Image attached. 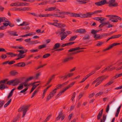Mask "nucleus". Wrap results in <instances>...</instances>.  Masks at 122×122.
Segmentation results:
<instances>
[{
	"label": "nucleus",
	"instance_id": "obj_1",
	"mask_svg": "<svg viewBox=\"0 0 122 122\" xmlns=\"http://www.w3.org/2000/svg\"><path fill=\"white\" fill-rule=\"evenodd\" d=\"M116 0H110L107 2L106 0H102L100 2H96L95 5L98 6H101L105 4H108V6L110 8L116 7L118 6L117 2H115Z\"/></svg>",
	"mask_w": 122,
	"mask_h": 122
},
{
	"label": "nucleus",
	"instance_id": "obj_2",
	"mask_svg": "<svg viewBox=\"0 0 122 122\" xmlns=\"http://www.w3.org/2000/svg\"><path fill=\"white\" fill-rule=\"evenodd\" d=\"M8 79L6 78L4 80H1L0 81V84L1 83L5 84V82H7V85L9 86L12 85L15 86H17L19 83L22 81V80L20 79L13 80L9 81H8Z\"/></svg>",
	"mask_w": 122,
	"mask_h": 122
},
{
	"label": "nucleus",
	"instance_id": "obj_3",
	"mask_svg": "<svg viewBox=\"0 0 122 122\" xmlns=\"http://www.w3.org/2000/svg\"><path fill=\"white\" fill-rule=\"evenodd\" d=\"M29 106V105L23 106L22 107H20L18 109L19 112H21L22 111L23 112L22 117H25Z\"/></svg>",
	"mask_w": 122,
	"mask_h": 122
},
{
	"label": "nucleus",
	"instance_id": "obj_4",
	"mask_svg": "<svg viewBox=\"0 0 122 122\" xmlns=\"http://www.w3.org/2000/svg\"><path fill=\"white\" fill-rule=\"evenodd\" d=\"M25 63L24 62H19L17 64H14L12 66L13 67H23L25 66Z\"/></svg>",
	"mask_w": 122,
	"mask_h": 122
},
{
	"label": "nucleus",
	"instance_id": "obj_5",
	"mask_svg": "<svg viewBox=\"0 0 122 122\" xmlns=\"http://www.w3.org/2000/svg\"><path fill=\"white\" fill-rule=\"evenodd\" d=\"M120 45V43H114L112 44L111 45L107 48L105 49L104 50V51H106L107 50H108L112 48L113 46Z\"/></svg>",
	"mask_w": 122,
	"mask_h": 122
},
{
	"label": "nucleus",
	"instance_id": "obj_6",
	"mask_svg": "<svg viewBox=\"0 0 122 122\" xmlns=\"http://www.w3.org/2000/svg\"><path fill=\"white\" fill-rule=\"evenodd\" d=\"M89 0H76V4H86L87 2L86 1Z\"/></svg>",
	"mask_w": 122,
	"mask_h": 122
},
{
	"label": "nucleus",
	"instance_id": "obj_7",
	"mask_svg": "<svg viewBox=\"0 0 122 122\" xmlns=\"http://www.w3.org/2000/svg\"><path fill=\"white\" fill-rule=\"evenodd\" d=\"M8 33L11 36H18V35L17 34V32L16 31H13L9 30L7 31Z\"/></svg>",
	"mask_w": 122,
	"mask_h": 122
},
{
	"label": "nucleus",
	"instance_id": "obj_8",
	"mask_svg": "<svg viewBox=\"0 0 122 122\" xmlns=\"http://www.w3.org/2000/svg\"><path fill=\"white\" fill-rule=\"evenodd\" d=\"M7 82H6L5 84H1L0 85V89L1 90H3L5 88L7 89L8 88L7 86L5 85V84H6Z\"/></svg>",
	"mask_w": 122,
	"mask_h": 122
},
{
	"label": "nucleus",
	"instance_id": "obj_9",
	"mask_svg": "<svg viewBox=\"0 0 122 122\" xmlns=\"http://www.w3.org/2000/svg\"><path fill=\"white\" fill-rule=\"evenodd\" d=\"M76 32L77 33H78L80 34H83L86 32V31L84 29H81L76 30Z\"/></svg>",
	"mask_w": 122,
	"mask_h": 122
},
{
	"label": "nucleus",
	"instance_id": "obj_10",
	"mask_svg": "<svg viewBox=\"0 0 122 122\" xmlns=\"http://www.w3.org/2000/svg\"><path fill=\"white\" fill-rule=\"evenodd\" d=\"M73 58V57H71L65 58L63 60L62 62L63 63H65L70 61V60L72 59Z\"/></svg>",
	"mask_w": 122,
	"mask_h": 122
},
{
	"label": "nucleus",
	"instance_id": "obj_11",
	"mask_svg": "<svg viewBox=\"0 0 122 122\" xmlns=\"http://www.w3.org/2000/svg\"><path fill=\"white\" fill-rule=\"evenodd\" d=\"M56 27L59 28L64 27L66 26V25L64 24L61 23H56Z\"/></svg>",
	"mask_w": 122,
	"mask_h": 122
},
{
	"label": "nucleus",
	"instance_id": "obj_12",
	"mask_svg": "<svg viewBox=\"0 0 122 122\" xmlns=\"http://www.w3.org/2000/svg\"><path fill=\"white\" fill-rule=\"evenodd\" d=\"M103 109H102L99 112V113L97 116V120H99L101 118L103 114Z\"/></svg>",
	"mask_w": 122,
	"mask_h": 122
},
{
	"label": "nucleus",
	"instance_id": "obj_13",
	"mask_svg": "<svg viewBox=\"0 0 122 122\" xmlns=\"http://www.w3.org/2000/svg\"><path fill=\"white\" fill-rule=\"evenodd\" d=\"M15 89V88H14L11 90L8 96L7 97L8 99H9L13 95V91H14Z\"/></svg>",
	"mask_w": 122,
	"mask_h": 122
},
{
	"label": "nucleus",
	"instance_id": "obj_14",
	"mask_svg": "<svg viewBox=\"0 0 122 122\" xmlns=\"http://www.w3.org/2000/svg\"><path fill=\"white\" fill-rule=\"evenodd\" d=\"M73 74H74L73 73H70L67 75H65L64 78V79H66V80L68 78L72 76L73 75Z\"/></svg>",
	"mask_w": 122,
	"mask_h": 122
},
{
	"label": "nucleus",
	"instance_id": "obj_15",
	"mask_svg": "<svg viewBox=\"0 0 122 122\" xmlns=\"http://www.w3.org/2000/svg\"><path fill=\"white\" fill-rule=\"evenodd\" d=\"M62 112L63 111H61L59 113L58 116L56 118V120H57L60 119L61 117V116L63 115H62L63 113H62Z\"/></svg>",
	"mask_w": 122,
	"mask_h": 122
},
{
	"label": "nucleus",
	"instance_id": "obj_16",
	"mask_svg": "<svg viewBox=\"0 0 122 122\" xmlns=\"http://www.w3.org/2000/svg\"><path fill=\"white\" fill-rule=\"evenodd\" d=\"M71 16L75 17H80V15L76 13H72L71 14Z\"/></svg>",
	"mask_w": 122,
	"mask_h": 122
},
{
	"label": "nucleus",
	"instance_id": "obj_17",
	"mask_svg": "<svg viewBox=\"0 0 122 122\" xmlns=\"http://www.w3.org/2000/svg\"><path fill=\"white\" fill-rule=\"evenodd\" d=\"M56 9V7H51L50 8L46 9H45V11H53L55 10Z\"/></svg>",
	"mask_w": 122,
	"mask_h": 122
},
{
	"label": "nucleus",
	"instance_id": "obj_18",
	"mask_svg": "<svg viewBox=\"0 0 122 122\" xmlns=\"http://www.w3.org/2000/svg\"><path fill=\"white\" fill-rule=\"evenodd\" d=\"M79 49V48L77 47L74 48H71L68 51V52H72L78 50Z\"/></svg>",
	"mask_w": 122,
	"mask_h": 122
},
{
	"label": "nucleus",
	"instance_id": "obj_19",
	"mask_svg": "<svg viewBox=\"0 0 122 122\" xmlns=\"http://www.w3.org/2000/svg\"><path fill=\"white\" fill-rule=\"evenodd\" d=\"M61 44L59 43H57L55 44L53 47V49H57L60 46Z\"/></svg>",
	"mask_w": 122,
	"mask_h": 122
},
{
	"label": "nucleus",
	"instance_id": "obj_20",
	"mask_svg": "<svg viewBox=\"0 0 122 122\" xmlns=\"http://www.w3.org/2000/svg\"><path fill=\"white\" fill-rule=\"evenodd\" d=\"M105 24V25H108V26H106V27L107 28H110V27H112L113 26V25L110 24V23L108 21L107 22H105L104 23Z\"/></svg>",
	"mask_w": 122,
	"mask_h": 122
},
{
	"label": "nucleus",
	"instance_id": "obj_21",
	"mask_svg": "<svg viewBox=\"0 0 122 122\" xmlns=\"http://www.w3.org/2000/svg\"><path fill=\"white\" fill-rule=\"evenodd\" d=\"M106 78L104 77V76H100L98 77L95 80V82H97L98 81H99L100 80H101V79L102 78Z\"/></svg>",
	"mask_w": 122,
	"mask_h": 122
},
{
	"label": "nucleus",
	"instance_id": "obj_22",
	"mask_svg": "<svg viewBox=\"0 0 122 122\" xmlns=\"http://www.w3.org/2000/svg\"><path fill=\"white\" fill-rule=\"evenodd\" d=\"M29 25V23L26 21H24L23 22L22 24L20 25H18V26H22L23 25L26 26Z\"/></svg>",
	"mask_w": 122,
	"mask_h": 122
},
{
	"label": "nucleus",
	"instance_id": "obj_23",
	"mask_svg": "<svg viewBox=\"0 0 122 122\" xmlns=\"http://www.w3.org/2000/svg\"><path fill=\"white\" fill-rule=\"evenodd\" d=\"M121 105H120L118 107V108H117L116 112V113L115 116L116 117H118V114L119 113V112L120 111V109L121 108Z\"/></svg>",
	"mask_w": 122,
	"mask_h": 122
},
{
	"label": "nucleus",
	"instance_id": "obj_24",
	"mask_svg": "<svg viewBox=\"0 0 122 122\" xmlns=\"http://www.w3.org/2000/svg\"><path fill=\"white\" fill-rule=\"evenodd\" d=\"M122 63L121 62V63H120L118 64H117L118 66H116L115 67H113L112 68H110V71H112V70H114L115 68H117L118 67H119L122 64Z\"/></svg>",
	"mask_w": 122,
	"mask_h": 122
},
{
	"label": "nucleus",
	"instance_id": "obj_25",
	"mask_svg": "<svg viewBox=\"0 0 122 122\" xmlns=\"http://www.w3.org/2000/svg\"><path fill=\"white\" fill-rule=\"evenodd\" d=\"M77 36L76 35L72 36H71L69 39V41H74L75 39L77 37Z\"/></svg>",
	"mask_w": 122,
	"mask_h": 122
},
{
	"label": "nucleus",
	"instance_id": "obj_26",
	"mask_svg": "<svg viewBox=\"0 0 122 122\" xmlns=\"http://www.w3.org/2000/svg\"><path fill=\"white\" fill-rule=\"evenodd\" d=\"M11 6H19V2H16L14 3H12L10 5Z\"/></svg>",
	"mask_w": 122,
	"mask_h": 122
},
{
	"label": "nucleus",
	"instance_id": "obj_27",
	"mask_svg": "<svg viewBox=\"0 0 122 122\" xmlns=\"http://www.w3.org/2000/svg\"><path fill=\"white\" fill-rule=\"evenodd\" d=\"M17 51L19 52V53L18 54L17 57L19 56L20 55H23L24 53V51L23 50H18Z\"/></svg>",
	"mask_w": 122,
	"mask_h": 122
},
{
	"label": "nucleus",
	"instance_id": "obj_28",
	"mask_svg": "<svg viewBox=\"0 0 122 122\" xmlns=\"http://www.w3.org/2000/svg\"><path fill=\"white\" fill-rule=\"evenodd\" d=\"M23 85L24 84L22 83H21L20 85L18 87L17 89L19 90L22 89L23 87Z\"/></svg>",
	"mask_w": 122,
	"mask_h": 122
},
{
	"label": "nucleus",
	"instance_id": "obj_29",
	"mask_svg": "<svg viewBox=\"0 0 122 122\" xmlns=\"http://www.w3.org/2000/svg\"><path fill=\"white\" fill-rule=\"evenodd\" d=\"M106 79V78H102L101 79V80H100V81H98L97 82L95 86V87H97V86L98 85H99L100 83H101L103 81Z\"/></svg>",
	"mask_w": 122,
	"mask_h": 122
},
{
	"label": "nucleus",
	"instance_id": "obj_30",
	"mask_svg": "<svg viewBox=\"0 0 122 122\" xmlns=\"http://www.w3.org/2000/svg\"><path fill=\"white\" fill-rule=\"evenodd\" d=\"M75 82H73L71 83L68 86L65 88L66 90L68 89L70 87H71L75 83Z\"/></svg>",
	"mask_w": 122,
	"mask_h": 122
},
{
	"label": "nucleus",
	"instance_id": "obj_31",
	"mask_svg": "<svg viewBox=\"0 0 122 122\" xmlns=\"http://www.w3.org/2000/svg\"><path fill=\"white\" fill-rule=\"evenodd\" d=\"M12 100V99H10V100L8 101L7 103L5 104L4 106V107H7L8 105L10 103Z\"/></svg>",
	"mask_w": 122,
	"mask_h": 122
},
{
	"label": "nucleus",
	"instance_id": "obj_32",
	"mask_svg": "<svg viewBox=\"0 0 122 122\" xmlns=\"http://www.w3.org/2000/svg\"><path fill=\"white\" fill-rule=\"evenodd\" d=\"M86 13L87 14V17H92V15L93 14V12H87Z\"/></svg>",
	"mask_w": 122,
	"mask_h": 122
},
{
	"label": "nucleus",
	"instance_id": "obj_33",
	"mask_svg": "<svg viewBox=\"0 0 122 122\" xmlns=\"http://www.w3.org/2000/svg\"><path fill=\"white\" fill-rule=\"evenodd\" d=\"M38 90L37 89H36L33 93L32 96H31V98H32L35 96L36 93H38Z\"/></svg>",
	"mask_w": 122,
	"mask_h": 122
},
{
	"label": "nucleus",
	"instance_id": "obj_34",
	"mask_svg": "<svg viewBox=\"0 0 122 122\" xmlns=\"http://www.w3.org/2000/svg\"><path fill=\"white\" fill-rule=\"evenodd\" d=\"M5 103V102L4 100H1L0 101V108L3 106Z\"/></svg>",
	"mask_w": 122,
	"mask_h": 122
},
{
	"label": "nucleus",
	"instance_id": "obj_35",
	"mask_svg": "<svg viewBox=\"0 0 122 122\" xmlns=\"http://www.w3.org/2000/svg\"><path fill=\"white\" fill-rule=\"evenodd\" d=\"M80 17L81 18H88L87 17V16L86 13V14H80Z\"/></svg>",
	"mask_w": 122,
	"mask_h": 122
},
{
	"label": "nucleus",
	"instance_id": "obj_36",
	"mask_svg": "<svg viewBox=\"0 0 122 122\" xmlns=\"http://www.w3.org/2000/svg\"><path fill=\"white\" fill-rule=\"evenodd\" d=\"M28 4L27 3L19 2V6L27 5Z\"/></svg>",
	"mask_w": 122,
	"mask_h": 122
},
{
	"label": "nucleus",
	"instance_id": "obj_37",
	"mask_svg": "<svg viewBox=\"0 0 122 122\" xmlns=\"http://www.w3.org/2000/svg\"><path fill=\"white\" fill-rule=\"evenodd\" d=\"M51 55L50 53L46 54L43 56V58H46L49 57Z\"/></svg>",
	"mask_w": 122,
	"mask_h": 122
},
{
	"label": "nucleus",
	"instance_id": "obj_38",
	"mask_svg": "<svg viewBox=\"0 0 122 122\" xmlns=\"http://www.w3.org/2000/svg\"><path fill=\"white\" fill-rule=\"evenodd\" d=\"M28 87H26L25 88V89L23 90H22L20 92L21 93H24V94H25V92L28 89Z\"/></svg>",
	"mask_w": 122,
	"mask_h": 122
},
{
	"label": "nucleus",
	"instance_id": "obj_39",
	"mask_svg": "<svg viewBox=\"0 0 122 122\" xmlns=\"http://www.w3.org/2000/svg\"><path fill=\"white\" fill-rule=\"evenodd\" d=\"M46 47V45H43L39 46H38V48L40 49H42L44 48H45Z\"/></svg>",
	"mask_w": 122,
	"mask_h": 122
},
{
	"label": "nucleus",
	"instance_id": "obj_40",
	"mask_svg": "<svg viewBox=\"0 0 122 122\" xmlns=\"http://www.w3.org/2000/svg\"><path fill=\"white\" fill-rule=\"evenodd\" d=\"M90 36L89 35H87L86 36H85L83 38V39L84 40H87L90 39Z\"/></svg>",
	"mask_w": 122,
	"mask_h": 122
},
{
	"label": "nucleus",
	"instance_id": "obj_41",
	"mask_svg": "<svg viewBox=\"0 0 122 122\" xmlns=\"http://www.w3.org/2000/svg\"><path fill=\"white\" fill-rule=\"evenodd\" d=\"M102 11L101 10H97L96 11H94L93 12V14H97L100 13H102Z\"/></svg>",
	"mask_w": 122,
	"mask_h": 122
},
{
	"label": "nucleus",
	"instance_id": "obj_42",
	"mask_svg": "<svg viewBox=\"0 0 122 122\" xmlns=\"http://www.w3.org/2000/svg\"><path fill=\"white\" fill-rule=\"evenodd\" d=\"M100 37L99 36V34H95L94 35V38H95L97 39H99Z\"/></svg>",
	"mask_w": 122,
	"mask_h": 122
},
{
	"label": "nucleus",
	"instance_id": "obj_43",
	"mask_svg": "<svg viewBox=\"0 0 122 122\" xmlns=\"http://www.w3.org/2000/svg\"><path fill=\"white\" fill-rule=\"evenodd\" d=\"M110 20H111V21L113 22H117L118 21V20L115 18H112L111 19H110Z\"/></svg>",
	"mask_w": 122,
	"mask_h": 122
},
{
	"label": "nucleus",
	"instance_id": "obj_44",
	"mask_svg": "<svg viewBox=\"0 0 122 122\" xmlns=\"http://www.w3.org/2000/svg\"><path fill=\"white\" fill-rule=\"evenodd\" d=\"M8 64L10 65H12L15 62V61H8Z\"/></svg>",
	"mask_w": 122,
	"mask_h": 122
},
{
	"label": "nucleus",
	"instance_id": "obj_45",
	"mask_svg": "<svg viewBox=\"0 0 122 122\" xmlns=\"http://www.w3.org/2000/svg\"><path fill=\"white\" fill-rule=\"evenodd\" d=\"M1 19H2V22H4L5 21V22H10V21H6V20L7 19L5 17H1Z\"/></svg>",
	"mask_w": 122,
	"mask_h": 122
},
{
	"label": "nucleus",
	"instance_id": "obj_46",
	"mask_svg": "<svg viewBox=\"0 0 122 122\" xmlns=\"http://www.w3.org/2000/svg\"><path fill=\"white\" fill-rule=\"evenodd\" d=\"M56 93H55L54 92H53V91L52 92H50L49 95L51 97H52L54 96L55 94Z\"/></svg>",
	"mask_w": 122,
	"mask_h": 122
},
{
	"label": "nucleus",
	"instance_id": "obj_47",
	"mask_svg": "<svg viewBox=\"0 0 122 122\" xmlns=\"http://www.w3.org/2000/svg\"><path fill=\"white\" fill-rule=\"evenodd\" d=\"M61 31L60 32V34H62L65 30L66 29L65 28H61L60 29Z\"/></svg>",
	"mask_w": 122,
	"mask_h": 122
},
{
	"label": "nucleus",
	"instance_id": "obj_48",
	"mask_svg": "<svg viewBox=\"0 0 122 122\" xmlns=\"http://www.w3.org/2000/svg\"><path fill=\"white\" fill-rule=\"evenodd\" d=\"M102 17H97L93 18V19L99 21L100 20H101V19H102Z\"/></svg>",
	"mask_w": 122,
	"mask_h": 122
},
{
	"label": "nucleus",
	"instance_id": "obj_49",
	"mask_svg": "<svg viewBox=\"0 0 122 122\" xmlns=\"http://www.w3.org/2000/svg\"><path fill=\"white\" fill-rule=\"evenodd\" d=\"M32 35V34L31 33H29L28 34H26L25 35H22L21 36V37H26L28 36H31Z\"/></svg>",
	"mask_w": 122,
	"mask_h": 122
},
{
	"label": "nucleus",
	"instance_id": "obj_50",
	"mask_svg": "<svg viewBox=\"0 0 122 122\" xmlns=\"http://www.w3.org/2000/svg\"><path fill=\"white\" fill-rule=\"evenodd\" d=\"M38 51V50L37 49H32L30 50V51L31 52H37Z\"/></svg>",
	"mask_w": 122,
	"mask_h": 122
},
{
	"label": "nucleus",
	"instance_id": "obj_51",
	"mask_svg": "<svg viewBox=\"0 0 122 122\" xmlns=\"http://www.w3.org/2000/svg\"><path fill=\"white\" fill-rule=\"evenodd\" d=\"M30 29V27L28 26H25V27H23V28H21V29L22 30H27V29Z\"/></svg>",
	"mask_w": 122,
	"mask_h": 122
},
{
	"label": "nucleus",
	"instance_id": "obj_52",
	"mask_svg": "<svg viewBox=\"0 0 122 122\" xmlns=\"http://www.w3.org/2000/svg\"><path fill=\"white\" fill-rule=\"evenodd\" d=\"M75 42H71L69 43H66V46H70L71 45L74 44Z\"/></svg>",
	"mask_w": 122,
	"mask_h": 122
},
{
	"label": "nucleus",
	"instance_id": "obj_53",
	"mask_svg": "<svg viewBox=\"0 0 122 122\" xmlns=\"http://www.w3.org/2000/svg\"><path fill=\"white\" fill-rule=\"evenodd\" d=\"M6 54L7 55H10V57H12L13 56V53L12 52H8L6 53Z\"/></svg>",
	"mask_w": 122,
	"mask_h": 122
},
{
	"label": "nucleus",
	"instance_id": "obj_54",
	"mask_svg": "<svg viewBox=\"0 0 122 122\" xmlns=\"http://www.w3.org/2000/svg\"><path fill=\"white\" fill-rule=\"evenodd\" d=\"M103 42H101L100 41H98V43L97 44L96 46H101L103 43Z\"/></svg>",
	"mask_w": 122,
	"mask_h": 122
},
{
	"label": "nucleus",
	"instance_id": "obj_55",
	"mask_svg": "<svg viewBox=\"0 0 122 122\" xmlns=\"http://www.w3.org/2000/svg\"><path fill=\"white\" fill-rule=\"evenodd\" d=\"M18 73V72H14L12 71L10 72L11 74L13 75H15L17 74Z\"/></svg>",
	"mask_w": 122,
	"mask_h": 122
},
{
	"label": "nucleus",
	"instance_id": "obj_56",
	"mask_svg": "<svg viewBox=\"0 0 122 122\" xmlns=\"http://www.w3.org/2000/svg\"><path fill=\"white\" fill-rule=\"evenodd\" d=\"M122 35L121 34H119L117 35H116L114 36H113L114 38H118L121 36Z\"/></svg>",
	"mask_w": 122,
	"mask_h": 122
},
{
	"label": "nucleus",
	"instance_id": "obj_57",
	"mask_svg": "<svg viewBox=\"0 0 122 122\" xmlns=\"http://www.w3.org/2000/svg\"><path fill=\"white\" fill-rule=\"evenodd\" d=\"M92 74L91 73H90L87 75L86 76H85V77L84 78H85V79L86 80L90 76H91Z\"/></svg>",
	"mask_w": 122,
	"mask_h": 122
},
{
	"label": "nucleus",
	"instance_id": "obj_58",
	"mask_svg": "<svg viewBox=\"0 0 122 122\" xmlns=\"http://www.w3.org/2000/svg\"><path fill=\"white\" fill-rule=\"evenodd\" d=\"M92 74L91 73H90L87 75L86 76H85V77L84 78H85V79L86 80L90 76H91Z\"/></svg>",
	"mask_w": 122,
	"mask_h": 122
},
{
	"label": "nucleus",
	"instance_id": "obj_59",
	"mask_svg": "<svg viewBox=\"0 0 122 122\" xmlns=\"http://www.w3.org/2000/svg\"><path fill=\"white\" fill-rule=\"evenodd\" d=\"M109 109V104L107 105L106 109V112L107 113L108 112Z\"/></svg>",
	"mask_w": 122,
	"mask_h": 122
},
{
	"label": "nucleus",
	"instance_id": "obj_60",
	"mask_svg": "<svg viewBox=\"0 0 122 122\" xmlns=\"http://www.w3.org/2000/svg\"><path fill=\"white\" fill-rule=\"evenodd\" d=\"M40 74H41L40 73H37L36 74L35 76L34 77L36 79H38V77L39 76H40Z\"/></svg>",
	"mask_w": 122,
	"mask_h": 122
},
{
	"label": "nucleus",
	"instance_id": "obj_61",
	"mask_svg": "<svg viewBox=\"0 0 122 122\" xmlns=\"http://www.w3.org/2000/svg\"><path fill=\"white\" fill-rule=\"evenodd\" d=\"M57 23L54 22L53 23H48V24L50 25H53L55 26L56 27Z\"/></svg>",
	"mask_w": 122,
	"mask_h": 122
},
{
	"label": "nucleus",
	"instance_id": "obj_62",
	"mask_svg": "<svg viewBox=\"0 0 122 122\" xmlns=\"http://www.w3.org/2000/svg\"><path fill=\"white\" fill-rule=\"evenodd\" d=\"M0 52H6V51L4 48H0Z\"/></svg>",
	"mask_w": 122,
	"mask_h": 122
},
{
	"label": "nucleus",
	"instance_id": "obj_63",
	"mask_svg": "<svg viewBox=\"0 0 122 122\" xmlns=\"http://www.w3.org/2000/svg\"><path fill=\"white\" fill-rule=\"evenodd\" d=\"M114 82V81L113 80H112L111 81H110L109 82H108L107 83L108 85H109Z\"/></svg>",
	"mask_w": 122,
	"mask_h": 122
},
{
	"label": "nucleus",
	"instance_id": "obj_64",
	"mask_svg": "<svg viewBox=\"0 0 122 122\" xmlns=\"http://www.w3.org/2000/svg\"><path fill=\"white\" fill-rule=\"evenodd\" d=\"M102 66L101 65L98 66L96 67L95 68V70H98Z\"/></svg>",
	"mask_w": 122,
	"mask_h": 122
}]
</instances>
